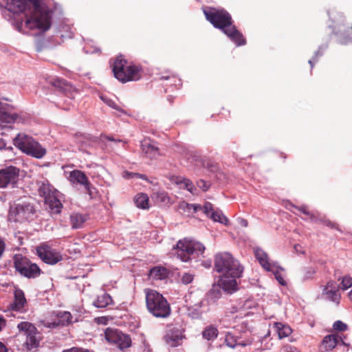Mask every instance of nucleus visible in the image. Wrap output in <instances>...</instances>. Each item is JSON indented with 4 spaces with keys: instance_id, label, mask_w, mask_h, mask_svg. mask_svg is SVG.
I'll list each match as a JSON object with an SVG mask.
<instances>
[{
    "instance_id": "9b49d317",
    "label": "nucleus",
    "mask_w": 352,
    "mask_h": 352,
    "mask_svg": "<svg viewBox=\"0 0 352 352\" xmlns=\"http://www.w3.org/2000/svg\"><path fill=\"white\" fill-rule=\"evenodd\" d=\"M36 254L46 264L55 265L62 261V254L47 243H41L36 248Z\"/></svg>"
},
{
    "instance_id": "774afa93",
    "label": "nucleus",
    "mask_w": 352,
    "mask_h": 352,
    "mask_svg": "<svg viewBox=\"0 0 352 352\" xmlns=\"http://www.w3.org/2000/svg\"><path fill=\"white\" fill-rule=\"evenodd\" d=\"M309 64H311V67H313V65H312V62H311V60H309Z\"/></svg>"
},
{
    "instance_id": "423d86ee",
    "label": "nucleus",
    "mask_w": 352,
    "mask_h": 352,
    "mask_svg": "<svg viewBox=\"0 0 352 352\" xmlns=\"http://www.w3.org/2000/svg\"><path fill=\"white\" fill-rule=\"evenodd\" d=\"M205 250V247L199 242L192 240H179L175 248V254L182 261H190L194 254H201Z\"/></svg>"
},
{
    "instance_id": "aec40b11",
    "label": "nucleus",
    "mask_w": 352,
    "mask_h": 352,
    "mask_svg": "<svg viewBox=\"0 0 352 352\" xmlns=\"http://www.w3.org/2000/svg\"><path fill=\"white\" fill-rule=\"evenodd\" d=\"M254 255L264 270L267 272H274L276 265L274 263H270L268 255L261 248H257L254 249Z\"/></svg>"
},
{
    "instance_id": "5701e85b",
    "label": "nucleus",
    "mask_w": 352,
    "mask_h": 352,
    "mask_svg": "<svg viewBox=\"0 0 352 352\" xmlns=\"http://www.w3.org/2000/svg\"><path fill=\"white\" fill-rule=\"evenodd\" d=\"M152 199L160 206H170L173 201L165 191H158L153 193Z\"/></svg>"
},
{
    "instance_id": "680f3d73",
    "label": "nucleus",
    "mask_w": 352,
    "mask_h": 352,
    "mask_svg": "<svg viewBox=\"0 0 352 352\" xmlns=\"http://www.w3.org/2000/svg\"><path fill=\"white\" fill-rule=\"evenodd\" d=\"M5 147H6L5 142L3 140L0 139V150L5 148Z\"/></svg>"
},
{
    "instance_id": "f8f14e48",
    "label": "nucleus",
    "mask_w": 352,
    "mask_h": 352,
    "mask_svg": "<svg viewBox=\"0 0 352 352\" xmlns=\"http://www.w3.org/2000/svg\"><path fill=\"white\" fill-rule=\"evenodd\" d=\"M19 169L15 166H10L0 169V188L12 187L18 182Z\"/></svg>"
},
{
    "instance_id": "cd10ccee",
    "label": "nucleus",
    "mask_w": 352,
    "mask_h": 352,
    "mask_svg": "<svg viewBox=\"0 0 352 352\" xmlns=\"http://www.w3.org/2000/svg\"><path fill=\"white\" fill-rule=\"evenodd\" d=\"M168 272L165 267H154L150 270L149 276L153 280H163L167 277Z\"/></svg>"
},
{
    "instance_id": "09e8293b",
    "label": "nucleus",
    "mask_w": 352,
    "mask_h": 352,
    "mask_svg": "<svg viewBox=\"0 0 352 352\" xmlns=\"http://www.w3.org/2000/svg\"><path fill=\"white\" fill-rule=\"evenodd\" d=\"M128 178H132V177H136V178H140L144 180H147V177L145 175L137 173H126Z\"/></svg>"
},
{
    "instance_id": "69168bd1",
    "label": "nucleus",
    "mask_w": 352,
    "mask_h": 352,
    "mask_svg": "<svg viewBox=\"0 0 352 352\" xmlns=\"http://www.w3.org/2000/svg\"><path fill=\"white\" fill-rule=\"evenodd\" d=\"M283 352H292L288 348H285L283 349Z\"/></svg>"
},
{
    "instance_id": "dca6fc26",
    "label": "nucleus",
    "mask_w": 352,
    "mask_h": 352,
    "mask_svg": "<svg viewBox=\"0 0 352 352\" xmlns=\"http://www.w3.org/2000/svg\"><path fill=\"white\" fill-rule=\"evenodd\" d=\"M57 319L53 322H45L44 325L48 328H56L58 326L70 324L72 321V316L69 311H59L56 314Z\"/></svg>"
},
{
    "instance_id": "e2e57ef3",
    "label": "nucleus",
    "mask_w": 352,
    "mask_h": 352,
    "mask_svg": "<svg viewBox=\"0 0 352 352\" xmlns=\"http://www.w3.org/2000/svg\"><path fill=\"white\" fill-rule=\"evenodd\" d=\"M171 76H173V75L171 74L170 75H167V76H162V77H160V79L162 80H168L169 79Z\"/></svg>"
},
{
    "instance_id": "0e129e2a",
    "label": "nucleus",
    "mask_w": 352,
    "mask_h": 352,
    "mask_svg": "<svg viewBox=\"0 0 352 352\" xmlns=\"http://www.w3.org/2000/svg\"><path fill=\"white\" fill-rule=\"evenodd\" d=\"M22 25H23V22L22 21H20V22L17 23V29L20 32H21V29L22 28Z\"/></svg>"
},
{
    "instance_id": "f257e3e1",
    "label": "nucleus",
    "mask_w": 352,
    "mask_h": 352,
    "mask_svg": "<svg viewBox=\"0 0 352 352\" xmlns=\"http://www.w3.org/2000/svg\"><path fill=\"white\" fill-rule=\"evenodd\" d=\"M7 6L11 12L25 14V25L30 30L47 31L51 26V17L41 0H7Z\"/></svg>"
},
{
    "instance_id": "ddd939ff",
    "label": "nucleus",
    "mask_w": 352,
    "mask_h": 352,
    "mask_svg": "<svg viewBox=\"0 0 352 352\" xmlns=\"http://www.w3.org/2000/svg\"><path fill=\"white\" fill-rule=\"evenodd\" d=\"M18 329L23 331L27 337L25 344L28 350L37 348L39 345V340L36 337V328L28 322H21L18 324Z\"/></svg>"
},
{
    "instance_id": "a211bd4d",
    "label": "nucleus",
    "mask_w": 352,
    "mask_h": 352,
    "mask_svg": "<svg viewBox=\"0 0 352 352\" xmlns=\"http://www.w3.org/2000/svg\"><path fill=\"white\" fill-rule=\"evenodd\" d=\"M141 150L144 156L150 160L157 159L160 155L158 147L150 139H144L141 142Z\"/></svg>"
},
{
    "instance_id": "72a5a7b5",
    "label": "nucleus",
    "mask_w": 352,
    "mask_h": 352,
    "mask_svg": "<svg viewBox=\"0 0 352 352\" xmlns=\"http://www.w3.org/2000/svg\"><path fill=\"white\" fill-rule=\"evenodd\" d=\"M276 331L280 339L287 337L292 333V329L289 327L284 325L281 323L276 324Z\"/></svg>"
},
{
    "instance_id": "7c9ffc66",
    "label": "nucleus",
    "mask_w": 352,
    "mask_h": 352,
    "mask_svg": "<svg viewBox=\"0 0 352 352\" xmlns=\"http://www.w3.org/2000/svg\"><path fill=\"white\" fill-rule=\"evenodd\" d=\"M149 199L146 194L145 193H139L134 197V202L138 208L142 209H148Z\"/></svg>"
},
{
    "instance_id": "ea45409f",
    "label": "nucleus",
    "mask_w": 352,
    "mask_h": 352,
    "mask_svg": "<svg viewBox=\"0 0 352 352\" xmlns=\"http://www.w3.org/2000/svg\"><path fill=\"white\" fill-rule=\"evenodd\" d=\"M294 208H295L296 210H298L300 212L303 213L304 214L309 216L311 220H314V219L315 218L314 214H312L309 210V208L307 206H305V205H302L300 206H294Z\"/></svg>"
},
{
    "instance_id": "f03ea898",
    "label": "nucleus",
    "mask_w": 352,
    "mask_h": 352,
    "mask_svg": "<svg viewBox=\"0 0 352 352\" xmlns=\"http://www.w3.org/2000/svg\"><path fill=\"white\" fill-rule=\"evenodd\" d=\"M112 70L115 78L123 83L140 80L143 73L140 65H128L127 60L122 55L114 60Z\"/></svg>"
},
{
    "instance_id": "79ce46f5",
    "label": "nucleus",
    "mask_w": 352,
    "mask_h": 352,
    "mask_svg": "<svg viewBox=\"0 0 352 352\" xmlns=\"http://www.w3.org/2000/svg\"><path fill=\"white\" fill-rule=\"evenodd\" d=\"M183 183L185 186V188L188 190L189 192H190L192 194L195 195L196 192V188L195 187L193 183L187 179H184Z\"/></svg>"
},
{
    "instance_id": "5fc2aeb1",
    "label": "nucleus",
    "mask_w": 352,
    "mask_h": 352,
    "mask_svg": "<svg viewBox=\"0 0 352 352\" xmlns=\"http://www.w3.org/2000/svg\"><path fill=\"white\" fill-rule=\"evenodd\" d=\"M51 206L56 208V212H60L62 204L58 200H57L56 199H54V205L52 204Z\"/></svg>"
},
{
    "instance_id": "338daca9",
    "label": "nucleus",
    "mask_w": 352,
    "mask_h": 352,
    "mask_svg": "<svg viewBox=\"0 0 352 352\" xmlns=\"http://www.w3.org/2000/svg\"><path fill=\"white\" fill-rule=\"evenodd\" d=\"M349 297L351 300H352V290L349 293Z\"/></svg>"
},
{
    "instance_id": "412c9836",
    "label": "nucleus",
    "mask_w": 352,
    "mask_h": 352,
    "mask_svg": "<svg viewBox=\"0 0 352 352\" xmlns=\"http://www.w3.org/2000/svg\"><path fill=\"white\" fill-rule=\"evenodd\" d=\"M341 340L343 344H345L344 341L337 334H331L326 336L322 342L321 348L325 351H331Z\"/></svg>"
},
{
    "instance_id": "c03bdc74",
    "label": "nucleus",
    "mask_w": 352,
    "mask_h": 352,
    "mask_svg": "<svg viewBox=\"0 0 352 352\" xmlns=\"http://www.w3.org/2000/svg\"><path fill=\"white\" fill-rule=\"evenodd\" d=\"M215 210L213 208V206L210 202L205 203L204 206V213L209 217L210 215L214 212Z\"/></svg>"
},
{
    "instance_id": "f3484780",
    "label": "nucleus",
    "mask_w": 352,
    "mask_h": 352,
    "mask_svg": "<svg viewBox=\"0 0 352 352\" xmlns=\"http://www.w3.org/2000/svg\"><path fill=\"white\" fill-rule=\"evenodd\" d=\"M223 32L237 46L246 44V40L241 32H240L233 23L226 28Z\"/></svg>"
},
{
    "instance_id": "8fccbe9b",
    "label": "nucleus",
    "mask_w": 352,
    "mask_h": 352,
    "mask_svg": "<svg viewBox=\"0 0 352 352\" xmlns=\"http://www.w3.org/2000/svg\"><path fill=\"white\" fill-rule=\"evenodd\" d=\"M49 192H50L49 185H45L43 184L41 186H40L39 192L41 195L44 196L45 197V199H47V194Z\"/></svg>"
},
{
    "instance_id": "864d4df0",
    "label": "nucleus",
    "mask_w": 352,
    "mask_h": 352,
    "mask_svg": "<svg viewBox=\"0 0 352 352\" xmlns=\"http://www.w3.org/2000/svg\"><path fill=\"white\" fill-rule=\"evenodd\" d=\"M328 14L332 21H336V20L339 19V18L341 19L343 17V15L342 13H338V17H336V16H335V14H336L335 10H331L329 12Z\"/></svg>"
},
{
    "instance_id": "13d9d810",
    "label": "nucleus",
    "mask_w": 352,
    "mask_h": 352,
    "mask_svg": "<svg viewBox=\"0 0 352 352\" xmlns=\"http://www.w3.org/2000/svg\"><path fill=\"white\" fill-rule=\"evenodd\" d=\"M0 352H8L6 346L1 342H0Z\"/></svg>"
},
{
    "instance_id": "4c0bfd02",
    "label": "nucleus",
    "mask_w": 352,
    "mask_h": 352,
    "mask_svg": "<svg viewBox=\"0 0 352 352\" xmlns=\"http://www.w3.org/2000/svg\"><path fill=\"white\" fill-rule=\"evenodd\" d=\"M340 287L342 290H346L352 286V277L344 276L342 278Z\"/></svg>"
},
{
    "instance_id": "20e7f679",
    "label": "nucleus",
    "mask_w": 352,
    "mask_h": 352,
    "mask_svg": "<svg viewBox=\"0 0 352 352\" xmlns=\"http://www.w3.org/2000/svg\"><path fill=\"white\" fill-rule=\"evenodd\" d=\"M214 269L217 272L233 276H241L243 267L228 252H220L214 258Z\"/></svg>"
},
{
    "instance_id": "4be33fe9",
    "label": "nucleus",
    "mask_w": 352,
    "mask_h": 352,
    "mask_svg": "<svg viewBox=\"0 0 352 352\" xmlns=\"http://www.w3.org/2000/svg\"><path fill=\"white\" fill-rule=\"evenodd\" d=\"M51 83L54 87L67 95L74 91V87L71 83L60 78L53 79Z\"/></svg>"
},
{
    "instance_id": "c756f323",
    "label": "nucleus",
    "mask_w": 352,
    "mask_h": 352,
    "mask_svg": "<svg viewBox=\"0 0 352 352\" xmlns=\"http://www.w3.org/2000/svg\"><path fill=\"white\" fill-rule=\"evenodd\" d=\"M219 335V331L214 325H208L202 331V336L204 339L210 341L215 340Z\"/></svg>"
},
{
    "instance_id": "a878e982",
    "label": "nucleus",
    "mask_w": 352,
    "mask_h": 352,
    "mask_svg": "<svg viewBox=\"0 0 352 352\" xmlns=\"http://www.w3.org/2000/svg\"><path fill=\"white\" fill-rule=\"evenodd\" d=\"M87 219V214H83L78 212H74L70 214V223L73 229L82 228Z\"/></svg>"
},
{
    "instance_id": "49530a36",
    "label": "nucleus",
    "mask_w": 352,
    "mask_h": 352,
    "mask_svg": "<svg viewBox=\"0 0 352 352\" xmlns=\"http://www.w3.org/2000/svg\"><path fill=\"white\" fill-rule=\"evenodd\" d=\"M62 352H94V351L87 349H84V348L74 346L70 349H64Z\"/></svg>"
},
{
    "instance_id": "c9c22d12",
    "label": "nucleus",
    "mask_w": 352,
    "mask_h": 352,
    "mask_svg": "<svg viewBox=\"0 0 352 352\" xmlns=\"http://www.w3.org/2000/svg\"><path fill=\"white\" fill-rule=\"evenodd\" d=\"M323 294L327 296V298L338 304L340 300V294L338 293V290H327L323 292Z\"/></svg>"
},
{
    "instance_id": "1a4fd4ad",
    "label": "nucleus",
    "mask_w": 352,
    "mask_h": 352,
    "mask_svg": "<svg viewBox=\"0 0 352 352\" xmlns=\"http://www.w3.org/2000/svg\"><path fill=\"white\" fill-rule=\"evenodd\" d=\"M35 212L34 206L30 202L21 201L12 205L9 210V219L15 222L28 220Z\"/></svg>"
},
{
    "instance_id": "f704fd0d",
    "label": "nucleus",
    "mask_w": 352,
    "mask_h": 352,
    "mask_svg": "<svg viewBox=\"0 0 352 352\" xmlns=\"http://www.w3.org/2000/svg\"><path fill=\"white\" fill-rule=\"evenodd\" d=\"M214 221L227 225L228 219L223 215V212L219 210H215L209 217Z\"/></svg>"
},
{
    "instance_id": "b1692460",
    "label": "nucleus",
    "mask_w": 352,
    "mask_h": 352,
    "mask_svg": "<svg viewBox=\"0 0 352 352\" xmlns=\"http://www.w3.org/2000/svg\"><path fill=\"white\" fill-rule=\"evenodd\" d=\"M166 343L171 347H175L179 345L182 340V336L179 331L171 330L168 331L164 338Z\"/></svg>"
},
{
    "instance_id": "a19ab883",
    "label": "nucleus",
    "mask_w": 352,
    "mask_h": 352,
    "mask_svg": "<svg viewBox=\"0 0 352 352\" xmlns=\"http://www.w3.org/2000/svg\"><path fill=\"white\" fill-rule=\"evenodd\" d=\"M194 279L192 274L185 272L181 275V282L184 285L191 283Z\"/></svg>"
},
{
    "instance_id": "052dcab7",
    "label": "nucleus",
    "mask_w": 352,
    "mask_h": 352,
    "mask_svg": "<svg viewBox=\"0 0 352 352\" xmlns=\"http://www.w3.org/2000/svg\"><path fill=\"white\" fill-rule=\"evenodd\" d=\"M325 225L331 228H333L335 227V225L333 223L329 221H325Z\"/></svg>"
},
{
    "instance_id": "7ed1b4c3",
    "label": "nucleus",
    "mask_w": 352,
    "mask_h": 352,
    "mask_svg": "<svg viewBox=\"0 0 352 352\" xmlns=\"http://www.w3.org/2000/svg\"><path fill=\"white\" fill-rule=\"evenodd\" d=\"M146 304L148 311L157 318H166L170 314V307L166 299L155 290L146 289Z\"/></svg>"
},
{
    "instance_id": "bf43d9fd",
    "label": "nucleus",
    "mask_w": 352,
    "mask_h": 352,
    "mask_svg": "<svg viewBox=\"0 0 352 352\" xmlns=\"http://www.w3.org/2000/svg\"><path fill=\"white\" fill-rule=\"evenodd\" d=\"M6 325V320L3 318L0 317V331L2 329V327Z\"/></svg>"
},
{
    "instance_id": "39448f33",
    "label": "nucleus",
    "mask_w": 352,
    "mask_h": 352,
    "mask_svg": "<svg viewBox=\"0 0 352 352\" xmlns=\"http://www.w3.org/2000/svg\"><path fill=\"white\" fill-rule=\"evenodd\" d=\"M14 145L23 153L36 158L43 157L46 150L36 142L32 137L23 133H19L14 139Z\"/></svg>"
},
{
    "instance_id": "3c124183",
    "label": "nucleus",
    "mask_w": 352,
    "mask_h": 352,
    "mask_svg": "<svg viewBox=\"0 0 352 352\" xmlns=\"http://www.w3.org/2000/svg\"><path fill=\"white\" fill-rule=\"evenodd\" d=\"M327 290H338L336 283L333 280L329 281L323 289V292Z\"/></svg>"
},
{
    "instance_id": "e433bc0d",
    "label": "nucleus",
    "mask_w": 352,
    "mask_h": 352,
    "mask_svg": "<svg viewBox=\"0 0 352 352\" xmlns=\"http://www.w3.org/2000/svg\"><path fill=\"white\" fill-rule=\"evenodd\" d=\"M100 99L105 103L107 104L109 107L118 111H120V112H123L124 111L122 109V108L118 105L113 100L104 96H100Z\"/></svg>"
},
{
    "instance_id": "473e14b6",
    "label": "nucleus",
    "mask_w": 352,
    "mask_h": 352,
    "mask_svg": "<svg viewBox=\"0 0 352 352\" xmlns=\"http://www.w3.org/2000/svg\"><path fill=\"white\" fill-rule=\"evenodd\" d=\"M21 120V118L17 113L9 114L0 109V121L2 122L12 123Z\"/></svg>"
},
{
    "instance_id": "9d476101",
    "label": "nucleus",
    "mask_w": 352,
    "mask_h": 352,
    "mask_svg": "<svg viewBox=\"0 0 352 352\" xmlns=\"http://www.w3.org/2000/svg\"><path fill=\"white\" fill-rule=\"evenodd\" d=\"M68 181L73 185H80L84 187L87 194L91 199L95 197L96 193V188L91 184L85 173L80 170H74L69 173Z\"/></svg>"
},
{
    "instance_id": "a18cd8bd",
    "label": "nucleus",
    "mask_w": 352,
    "mask_h": 352,
    "mask_svg": "<svg viewBox=\"0 0 352 352\" xmlns=\"http://www.w3.org/2000/svg\"><path fill=\"white\" fill-rule=\"evenodd\" d=\"M197 186L203 191H207L210 188V184L203 179H199L197 182Z\"/></svg>"
},
{
    "instance_id": "6ab92c4d",
    "label": "nucleus",
    "mask_w": 352,
    "mask_h": 352,
    "mask_svg": "<svg viewBox=\"0 0 352 352\" xmlns=\"http://www.w3.org/2000/svg\"><path fill=\"white\" fill-rule=\"evenodd\" d=\"M27 303L24 292L18 287H14V300L11 304L12 309L14 311H20L25 307Z\"/></svg>"
},
{
    "instance_id": "c85d7f7f",
    "label": "nucleus",
    "mask_w": 352,
    "mask_h": 352,
    "mask_svg": "<svg viewBox=\"0 0 352 352\" xmlns=\"http://www.w3.org/2000/svg\"><path fill=\"white\" fill-rule=\"evenodd\" d=\"M113 303V300L109 294L104 293L98 296L94 302V305L99 308H104Z\"/></svg>"
},
{
    "instance_id": "0eeeda50",
    "label": "nucleus",
    "mask_w": 352,
    "mask_h": 352,
    "mask_svg": "<svg viewBox=\"0 0 352 352\" xmlns=\"http://www.w3.org/2000/svg\"><path fill=\"white\" fill-rule=\"evenodd\" d=\"M203 12L206 20L222 32L231 23H233L231 15L225 9L210 7L204 9Z\"/></svg>"
},
{
    "instance_id": "393cba45",
    "label": "nucleus",
    "mask_w": 352,
    "mask_h": 352,
    "mask_svg": "<svg viewBox=\"0 0 352 352\" xmlns=\"http://www.w3.org/2000/svg\"><path fill=\"white\" fill-rule=\"evenodd\" d=\"M76 141L82 149L93 146L97 142L98 138L90 135L80 134L77 135Z\"/></svg>"
},
{
    "instance_id": "6e6552de",
    "label": "nucleus",
    "mask_w": 352,
    "mask_h": 352,
    "mask_svg": "<svg viewBox=\"0 0 352 352\" xmlns=\"http://www.w3.org/2000/svg\"><path fill=\"white\" fill-rule=\"evenodd\" d=\"M13 262L16 271L27 278H36L42 273L36 263H32L28 258L21 254L14 255Z\"/></svg>"
},
{
    "instance_id": "58836bf2",
    "label": "nucleus",
    "mask_w": 352,
    "mask_h": 352,
    "mask_svg": "<svg viewBox=\"0 0 352 352\" xmlns=\"http://www.w3.org/2000/svg\"><path fill=\"white\" fill-rule=\"evenodd\" d=\"M180 208L184 210H188L189 211L193 210V212H196L198 210H200L201 208V206L199 204H192L186 202H182L180 204Z\"/></svg>"
},
{
    "instance_id": "603ef678",
    "label": "nucleus",
    "mask_w": 352,
    "mask_h": 352,
    "mask_svg": "<svg viewBox=\"0 0 352 352\" xmlns=\"http://www.w3.org/2000/svg\"><path fill=\"white\" fill-rule=\"evenodd\" d=\"M100 138V140L102 141H104V140H107L111 141V142H122L121 140L115 139L112 136L107 135H104V134H101Z\"/></svg>"
},
{
    "instance_id": "2f4dec72",
    "label": "nucleus",
    "mask_w": 352,
    "mask_h": 352,
    "mask_svg": "<svg viewBox=\"0 0 352 352\" xmlns=\"http://www.w3.org/2000/svg\"><path fill=\"white\" fill-rule=\"evenodd\" d=\"M122 331L117 329L107 328L104 331V338L109 343L113 344L116 342L118 336H120Z\"/></svg>"
},
{
    "instance_id": "de8ad7c7",
    "label": "nucleus",
    "mask_w": 352,
    "mask_h": 352,
    "mask_svg": "<svg viewBox=\"0 0 352 352\" xmlns=\"http://www.w3.org/2000/svg\"><path fill=\"white\" fill-rule=\"evenodd\" d=\"M275 268H276V267L274 268V272H272L274 274L276 279L278 281V283L281 285H285L286 282L282 277L281 274L278 272V270H276Z\"/></svg>"
},
{
    "instance_id": "2eb2a0df",
    "label": "nucleus",
    "mask_w": 352,
    "mask_h": 352,
    "mask_svg": "<svg viewBox=\"0 0 352 352\" xmlns=\"http://www.w3.org/2000/svg\"><path fill=\"white\" fill-rule=\"evenodd\" d=\"M224 342L228 347L234 349L236 346H246L251 345L253 342V338L249 337L245 340H242L241 337H237L233 333L228 332L225 336Z\"/></svg>"
},
{
    "instance_id": "6e6d98bb",
    "label": "nucleus",
    "mask_w": 352,
    "mask_h": 352,
    "mask_svg": "<svg viewBox=\"0 0 352 352\" xmlns=\"http://www.w3.org/2000/svg\"><path fill=\"white\" fill-rule=\"evenodd\" d=\"M238 223L242 227H247L248 226V221L243 218L238 219Z\"/></svg>"
},
{
    "instance_id": "37998d69",
    "label": "nucleus",
    "mask_w": 352,
    "mask_h": 352,
    "mask_svg": "<svg viewBox=\"0 0 352 352\" xmlns=\"http://www.w3.org/2000/svg\"><path fill=\"white\" fill-rule=\"evenodd\" d=\"M333 328L336 331H344L347 329V325L340 320H337L334 322Z\"/></svg>"
},
{
    "instance_id": "4468645a",
    "label": "nucleus",
    "mask_w": 352,
    "mask_h": 352,
    "mask_svg": "<svg viewBox=\"0 0 352 352\" xmlns=\"http://www.w3.org/2000/svg\"><path fill=\"white\" fill-rule=\"evenodd\" d=\"M240 277L223 274L219 280L218 285L226 292L232 294L238 289L236 278Z\"/></svg>"
},
{
    "instance_id": "bb28decb",
    "label": "nucleus",
    "mask_w": 352,
    "mask_h": 352,
    "mask_svg": "<svg viewBox=\"0 0 352 352\" xmlns=\"http://www.w3.org/2000/svg\"><path fill=\"white\" fill-rule=\"evenodd\" d=\"M131 338L129 335L120 333V336H118L115 344L119 349L124 350L131 346Z\"/></svg>"
},
{
    "instance_id": "4d7b16f0",
    "label": "nucleus",
    "mask_w": 352,
    "mask_h": 352,
    "mask_svg": "<svg viewBox=\"0 0 352 352\" xmlns=\"http://www.w3.org/2000/svg\"><path fill=\"white\" fill-rule=\"evenodd\" d=\"M294 248L296 252L300 253V254H305V252L302 250L301 245H300L299 244L295 245Z\"/></svg>"
}]
</instances>
